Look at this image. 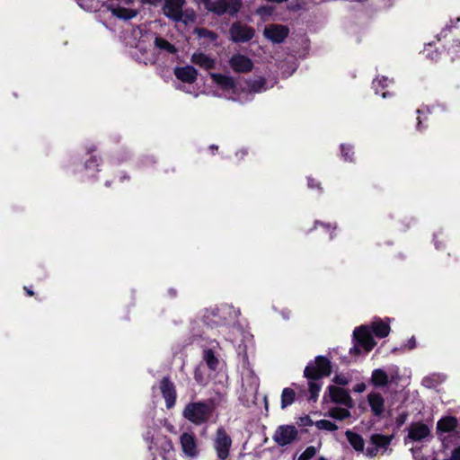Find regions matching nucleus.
<instances>
[{"label":"nucleus","instance_id":"f257e3e1","mask_svg":"<svg viewBox=\"0 0 460 460\" xmlns=\"http://www.w3.org/2000/svg\"><path fill=\"white\" fill-rule=\"evenodd\" d=\"M136 49L141 53V56L136 52L134 57L145 64H155L160 56L164 58L173 56L177 52L175 46L165 39L147 33L142 36V40L137 43Z\"/></svg>","mask_w":460,"mask_h":460},{"label":"nucleus","instance_id":"2eb2a0df","mask_svg":"<svg viewBox=\"0 0 460 460\" xmlns=\"http://www.w3.org/2000/svg\"><path fill=\"white\" fill-rule=\"evenodd\" d=\"M180 444L182 453L189 459H195L199 455L198 440L194 434L184 432L180 436Z\"/></svg>","mask_w":460,"mask_h":460},{"label":"nucleus","instance_id":"864d4df0","mask_svg":"<svg viewBox=\"0 0 460 460\" xmlns=\"http://www.w3.org/2000/svg\"><path fill=\"white\" fill-rule=\"evenodd\" d=\"M428 381H429V380H428V378H425V379L423 380V384H424L425 385H427V386H429V385L427 384V383H428Z\"/></svg>","mask_w":460,"mask_h":460},{"label":"nucleus","instance_id":"79ce46f5","mask_svg":"<svg viewBox=\"0 0 460 460\" xmlns=\"http://www.w3.org/2000/svg\"><path fill=\"white\" fill-rule=\"evenodd\" d=\"M98 166L97 159L96 157L91 158L89 161L85 163V167L88 168H93Z\"/></svg>","mask_w":460,"mask_h":460},{"label":"nucleus","instance_id":"9d476101","mask_svg":"<svg viewBox=\"0 0 460 460\" xmlns=\"http://www.w3.org/2000/svg\"><path fill=\"white\" fill-rule=\"evenodd\" d=\"M210 77L212 79V82L222 92L220 95L229 100H237V98L235 97L237 86L233 77L215 73H211Z\"/></svg>","mask_w":460,"mask_h":460},{"label":"nucleus","instance_id":"5701e85b","mask_svg":"<svg viewBox=\"0 0 460 460\" xmlns=\"http://www.w3.org/2000/svg\"><path fill=\"white\" fill-rule=\"evenodd\" d=\"M367 401L374 415L380 417L385 412V400L380 394L370 393Z\"/></svg>","mask_w":460,"mask_h":460},{"label":"nucleus","instance_id":"4468645a","mask_svg":"<svg viewBox=\"0 0 460 460\" xmlns=\"http://www.w3.org/2000/svg\"><path fill=\"white\" fill-rule=\"evenodd\" d=\"M241 2L240 0H207L206 7L208 11L216 13L217 14H222L225 13H229L231 14L235 13L239 7Z\"/></svg>","mask_w":460,"mask_h":460},{"label":"nucleus","instance_id":"f3484780","mask_svg":"<svg viewBox=\"0 0 460 460\" xmlns=\"http://www.w3.org/2000/svg\"><path fill=\"white\" fill-rule=\"evenodd\" d=\"M288 29L281 24H270L265 27L264 36L273 43H280L288 35Z\"/></svg>","mask_w":460,"mask_h":460},{"label":"nucleus","instance_id":"bb28decb","mask_svg":"<svg viewBox=\"0 0 460 460\" xmlns=\"http://www.w3.org/2000/svg\"><path fill=\"white\" fill-rule=\"evenodd\" d=\"M327 415L338 420H343L350 417V411L346 408L333 407L329 410Z\"/></svg>","mask_w":460,"mask_h":460},{"label":"nucleus","instance_id":"a211bd4d","mask_svg":"<svg viewBox=\"0 0 460 460\" xmlns=\"http://www.w3.org/2000/svg\"><path fill=\"white\" fill-rule=\"evenodd\" d=\"M229 66L236 73H247L252 69L253 63L248 57L235 54L230 58Z\"/></svg>","mask_w":460,"mask_h":460},{"label":"nucleus","instance_id":"09e8293b","mask_svg":"<svg viewBox=\"0 0 460 460\" xmlns=\"http://www.w3.org/2000/svg\"><path fill=\"white\" fill-rule=\"evenodd\" d=\"M211 320H220V314H218V316H210V321Z\"/></svg>","mask_w":460,"mask_h":460},{"label":"nucleus","instance_id":"a878e982","mask_svg":"<svg viewBox=\"0 0 460 460\" xmlns=\"http://www.w3.org/2000/svg\"><path fill=\"white\" fill-rule=\"evenodd\" d=\"M457 426V420L454 417H446L438 422V429L441 431L448 432L455 429Z\"/></svg>","mask_w":460,"mask_h":460},{"label":"nucleus","instance_id":"9b49d317","mask_svg":"<svg viewBox=\"0 0 460 460\" xmlns=\"http://www.w3.org/2000/svg\"><path fill=\"white\" fill-rule=\"evenodd\" d=\"M213 446L218 460H226L229 456L232 438L223 427L217 428Z\"/></svg>","mask_w":460,"mask_h":460},{"label":"nucleus","instance_id":"ddd939ff","mask_svg":"<svg viewBox=\"0 0 460 460\" xmlns=\"http://www.w3.org/2000/svg\"><path fill=\"white\" fill-rule=\"evenodd\" d=\"M298 431L294 425H281L275 430L272 439L280 447L292 444L297 439Z\"/></svg>","mask_w":460,"mask_h":460},{"label":"nucleus","instance_id":"39448f33","mask_svg":"<svg viewBox=\"0 0 460 460\" xmlns=\"http://www.w3.org/2000/svg\"><path fill=\"white\" fill-rule=\"evenodd\" d=\"M185 0H164L163 7L164 14L176 22H182L185 25L194 23L196 13L192 9L183 10Z\"/></svg>","mask_w":460,"mask_h":460},{"label":"nucleus","instance_id":"2f4dec72","mask_svg":"<svg viewBox=\"0 0 460 460\" xmlns=\"http://www.w3.org/2000/svg\"><path fill=\"white\" fill-rule=\"evenodd\" d=\"M204 359L211 369L217 367L218 361L212 350L207 349L204 351Z\"/></svg>","mask_w":460,"mask_h":460},{"label":"nucleus","instance_id":"1a4fd4ad","mask_svg":"<svg viewBox=\"0 0 460 460\" xmlns=\"http://www.w3.org/2000/svg\"><path fill=\"white\" fill-rule=\"evenodd\" d=\"M331 374L330 361L322 356L315 358L305 368L304 375L307 379H319Z\"/></svg>","mask_w":460,"mask_h":460},{"label":"nucleus","instance_id":"49530a36","mask_svg":"<svg viewBox=\"0 0 460 460\" xmlns=\"http://www.w3.org/2000/svg\"><path fill=\"white\" fill-rule=\"evenodd\" d=\"M308 187L309 188H320V184L318 182H315V181L312 178H308Z\"/></svg>","mask_w":460,"mask_h":460},{"label":"nucleus","instance_id":"a19ab883","mask_svg":"<svg viewBox=\"0 0 460 460\" xmlns=\"http://www.w3.org/2000/svg\"><path fill=\"white\" fill-rule=\"evenodd\" d=\"M449 460H460V446L452 451Z\"/></svg>","mask_w":460,"mask_h":460},{"label":"nucleus","instance_id":"4c0bfd02","mask_svg":"<svg viewBox=\"0 0 460 460\" xmlns=\"http://www.w3.org/2000/svg\"><path fill=\"white\" fill-rule=\"evenodd\" d=\"M431 49H432V46L430 44H429L425 48L424 51L429 58H430L431 60H437L438 58V52L437 50L432 51Z\"/></svg>","mask_w":460,"mask_h":460},{"label":"nucleus","instance_id":"6ab92c4d","mask_svg":"<svg viewBox=\"0 0 460 460\" xmlns=\"http://www.w3.org/2000/svg\"><path fill=\"white\" fill-rule=\"evenodd\" d=\"M430 434L429 428L421 422L411 423L408 429V439L412 441H422Z\"/></svg>","mask_w":460,"mask_h":460},{"label":"nucleus","instance_id":"5fc2aeb1","mask_svg":"<svg viewBox=\"0 0 460 460\" xmlns=\"http://www.w3.org/2000/svg\"><path fill=\"white\" fill-rule=\"evenodd\" d=\"M177 88H178V89H180V90H182V91H186V92H187V90H186L184 87L178 86Z\"/></svg>","mask_w":460,"mask_h":460},{"label":"nucleus","instance_id":"473e14b6","mask_svg":"<svg viewBox=\"0 0 460 460\" xmlns=\"http://www.w3.org/2000/svg\"><path fill=\"white\" fill-rule=\"evenodd\" d=\"M318 449L310 446L305 448V450L297 457L296 460H311L317 454Z\"/></svg>","mask_w":460,"mask_h":460},{"label":"nucleus","instance_id":"58836bf2","mask_svg":"<svg viewBox=\"0 0 460 460\" xmlns=\"http://www.w3.org/2000/svg\"><path fill=\"white\" fill-rule=\"evenodd\" d=\"M341 153H342V156L344 157V159L346 161H350L351 160L350 155H349V153H352L350 146H347L345 145H341Z\"/></svg>","mask_w":460,"mask_h":460},{"label":"nucleus","instance_id":"a18cd8bd","mask_svg":"<svg viewBox=\"0 0 460 460\" xmlns=\"http://www.w3.org/2000/svg\"><path fill=\"white\" fill-rule=\"evenodd\" d=\"M408 349H412L416 347V340L414 337H411L407 343Z\"/></svg>","mask_w":460,"mask_h":460},{"label":"nucleus","instance_id":"ea45409f","mask_svg":"<svg viewBox=\"0 0 460 460\" xmlns=\"http://www.w3.org/2000/svg\"><path fill=\"white\" fill-rule=\"evenodd\" d=\"M334 382L340 385H346L349 383V379L343 375H338L334 377Z\"/></svg>","mask_w":460,"mask_h":460},{"label":"nucleus","instance_id":"603ef678","mask_svg":"<svg viewBox=\"0 0 460 460\" xmlns=\"http://www.w3.org/2000/svg\"><path fill=\"white\" fill-rule=\"evenodd\" d=\"M418 120L419 121H418V126L417 127H418L419 129H420L421 120H420V117L418 118Z\"/></svg>","mask_w":460,"mask_h":460},{"label":"nucleus","instance_id":"412c9836","mask_svg":"<svg viewBox=\"0 0 460 460\" xmlns=\"http://www.w3.org/2000/svg\"><path fill=\"white\" fill-rule=\"evenodd\" d=\"M329 396L333 402L341 403L346 407L352 406V399L349 393L341 387L331 385L329 387Z\"/></svg>","mask_w":460,"mask_h":460},{"label":"nucleus","instance_id":"c85d7f7f","mask_svg":"<svg viewBox=\"0 0 460 460\" xmlns=\"http://www.w3.org/2000/svg\"><path fill=\"white\" fill-rule=\"evenodd\" d=\"M296 394L290 388H285L281 394V408L285 409L291 405L295 401Z\"/></svg>","mask_w":460,"mask_h":460},{"label":"nucleus","instance_id":"6e6552de","mask_svg":"<svg viewBox=\"0 0 460 460\" xmlns=\"http://www.w3.org/2000/svg\"><path fill=\"white\" fill-rule=\"evenodd\" d=\"M400 379L399 367L390 366L386 369L376 368L372 372L371 383L376 387L383 388L389 384L396 383Z\"/></svg>","mask_w":460,"mask_h":460},{"label":"nucleus","instance_id":"f704fd0d","mask_svg":"<svg viewBox=\"0 0 460 460\" xmlns=\"http://www.w3.org/2000/svg\"><path fill=\"white\" fill-rule=\"evenodd\" d=\"M388 83H391L387 77L383 76L382 78H376L373 81V87L375 89L376 93H378L379 88L384 89L388 85Z\"/></svg>","mask_w":460,"mask_h":460},{"label":"nucleus","instance_id":"7ed1b4c3","mask_svg":"<svg viewBox=\"0 0 460 460\" xmlns=\"http://www.w3.org/2000/svg\"><path fill=\"white\" fill-rule=\"evenodd\" d=\"M372 332L378 338H385L390 332V326L388 323L377 319L370 325H362L354 330L353 336L357 344L362 347L366 352H369L376 344Z\"/></svg>","mask_w":460,"mask_h":460},{"label":"nucleus","instance_id":"de8ad7c7","mask_svg":"<svg viewBox=\"0 0 460 460\" xmlns=\"http://www.w3.org/2000/svg\"><path fill=\"white\" fill-rule=\"evenodd\" d=\"M141 1L144 2V3L151 4H156L161 0H141Z\"/></svg>","mask_w":460,"mask_h":460},{"label":"nucleus","instance_id":"423d86ee","mask_svg":"<svg viewBox=\"0 0 460 460\" xmlns=\"http://www.w3.org/2000/svg\"><path fill=\"white\" fill-rule=\"evenodd\" d=\"M144 439L148 443V449L153 454L158 453L164 458L173 450L171 439L161 434L156 427H150L145 433Z\"/></svg>","mask_w":460,"mask_h":460},{"label":"nucleus","instance_id":"20e7f679","mask_svg":"<svg viewBox=\"0 0 460 460\" xmlns=\"http://www.w3.org/2000/svg\"><path fill=\"white\" fill-rule=\"evenodd\" d=\"M239 315V311L229 305L207 309L202 315V321L210 327L234 323Z\"/></svg>","mask_w":460,"mask_h":460},{"label":"nucleus","instance_id":"b1692460","mask_svg":"<svg viewBox=\"0 0 460 460\" xmlns=\"http://www.w3.org/2000/svg\"><path fill=\"white\" fill-rule=\"evenodd\" d=\"M191 62L206 70L211 69L215 66V60L203 53H194Z\"/></svg>","mask_w":460,"mask_h":460},{"label":"nucleus","instance_id":"cd10ccee","mask_svg":"<svg viewBox=\"0 0 460 460\" xmlns=\"http://www.w3.org/2000/svg\"><path fill=\"white\" fill-rule=\"evenodd\" d=\"M195 33L199 39H204L206 43H216L217 40V35L215 32L204 28L196 29Z\"/></svg>","mask_w":460,"mask_h":460},{"label":"nucleus","instance_id":"393cba45","mask_svg":"<svg viewBox=\"0 0 460 460\" xmlns=\"http://www.w3.org/2000/svg\"><path fill=\"white\" fill-rule=\"evenodd\" d=\"M346 438L351 447L358 452H362L365 454V442L363 438L351 430H347L345 432Z\"/></svg>","mask_w":460,"mask_h":460},{"label":"nucleus","instance_id":"f03ea898","mask_svg":"<svg viewBox=\"0 0 460 460\" xmlns=\"http://www.w3.org/2000/svg\"><path fill=\"white\" fill-rule=\"evenodd\" d=\"M78 4L89 12L110 11L121 20H130L137 16V8L135 0H76Z\"/></svg>","mask_w":460,"mask_h":460},{"label":"nucleus","instance_id":"f8f14e48","mask_svg":"<svg viewBox=\"0 0 460 460\" xmlns=\"http://www.w3.org/2000/svg\"><path fill=\"white\" fill-rule=\"evenodd\" d=\"M393 439V436H385L383 434H373L369 439V445L367 447L365 450V456L367 457H375L378 454L385 453L391 441Z\"/></svg>","mask_w":460,"mask_h":460},{"label":"nucleus","instance_id":"4be33fe9","mask_svg":"<svg viewBox=\"0 0 460 460\" xmlns=\"http://www.w3.org/2000/svg\"><path fill=\"white\" fill-rule=\"evenodd\" d=\"M174 75L180 81L192 84L197 79L198 72L191 66H177L174 68Z\"/></svg>","mask_w":460,"mask_h":460},{"label":"nucleus","instance_id":"dca6fc26","mask_svg":"<svg viewBox=\"0 0 460 460\" xmlns=\"http://www.w3.org/2000/svg\"><path fill=\"white\" fill-rule=\"evenodd\" d=\"M230 35L234 42H245L252 39L254 30L242 23H234L230 29Z\"/></svg>","mask_w":460,"mask_h":460},{"label":"nucleus","instance_id":"0eeeda50","mask_svg":"<svg viewBox=\"0 0 460 460\" xmlns=\"http://www.w3.org/2000/svg\"><path fill=\"white\" fill-rule=\"evenodd\" d=\"M213 412V407L204 402H189L182 411V416L195 425L207 422Z\"/></svg>","mask_w":460,"mask_h":460},{"label":"nucleus","instance_id":"e433bc0d","mask_svg":"<svg viewBox=\"0 0 460 460\" xmlns=\"http://www.w3.org/2000/svg\"><path fill=\"white\" fill-rule=\"evenodd\" d=\"M314 423H315V422H314V421L312 420V419H311L309 416H307V415L303 416V417H300V418H299V420H298V421H297V424H298L299 426H302V427H309V426H313V425H314Z\"/></svg>","mask_w":460,"mask_h":460},{"label":"nucleus","instance_id":"3c124183","mask_svg":"<svg viewBox=\"0 0 460 460\" xmlns=\"http://www.w3.org/2000/svg\"><path fill=\"white\" fill-rule=\"evenodd\" d=\"M388 95H389V93H388V92H384V93H382L383 98H386Z\"/></svg>","mask_w":460,"mask_h":460},{"label":"nucleus","instance_id":"72a5a7b5","mask_svg":"<svg viewBox=\"0 0 460 460\" xmlns=\"http://www.w3.org/2000/svg\"><path fill=\"white\" fill-rule=\"evenodd\" d=\"M309 391L311 394V399L315 401L321 389V385L316 383V379H309Z\"/></svg>","mask_w":460,"mask_h":460},{"label":"nucleus","instance_id":"6e6d98bb","mask_svg":"<svg viewBox=\"0 0 460 460\" xmlns=\"http://www.w3.org/2000/svg\"><path fill=\"white\" fill-rule=\"evenodd\" d=\"M317 460H326L324 457H319Z\"/></svg>","mask_w":460,"mask_h":460},{"label":"nucleus","instance_id":"c756f323","mask_svg":"<svg viewBox=\"0 0 460 460\" xmlns=\"http://www.w3.org/2000/svg\"><path fill=\"white\" fill-rule=\"evenodd\" d=\"M314 426L318 429L327 430V431H335L338 429V426L334 422L330 421L328 420H317V421H315Z\"/></svg>","mask_w":460,"mask_h":460},{"label":"nucleus","instance_id":"c03bdc74","mask_svg":"<svg viewBox=\"0 0 460 460\" xmlns=\"http://www.w3.org/2000/svg\"><path fill=\"white\" fill-rule=\"evenodd\" d=\"M353 390L356 393H362L366 390V385L364 383H359L354 386Z\"/></svg>","mask_w":460,"mask_h":460},{"label":"nucleus","instance_id":"7c9ffc66","mask_svg":"<svg viewBox=\"0 0 460 460\" xmlns=\"http://www.w3.org/2000/svg\"><path fill=\"white\" fill-rule=\"evenodd\" d=\"M265 84H266V83L263 78H257V79L253 80L252 82H251L250 88H251V91H252L254 93H261L262 91L267 90V87Z\"/></svg>","mask_w":460,"mask_h":460},{"label":"nucleus","instance_id":"37998d69","mask_svg":"<svg viewBox=\"0 0 460 460\" xmlns=\"http://www.w3.org/2000/svg\"><path fill=\"white\" fill-rule=\"evenodd\" d=\"M406 419H407L406 413L400 414L396 419L397 425L402 426L405 422Z\"/></svg>","mask_w":460,"mask_h":460},{"label":"nucleus","instance_id":"8fccbe9b","mask_svg":"<svg viewBox=\"0 0 460 460\" xmlns=\"http://www.w3.org/2000/svg\"><path fill=\"white\" fill-rule=\"evenodd\" d=\"M24 289L26 290V292H27V294L29 296H32L33 295V292L31 290L28 289L27 288H24Z\"/></svg>","mask_w":460,"mask_h":460},{"label":"nucleus","instance_id":"aec40b11","mask_svg":"<svg viewBox=\"0 0 460 460\" xmlns=\"http://www.w3.org/2000/svg\"><path fill=\"white\" fill-rule=\"evenodd\" d=\"M160 389L165 400L166 407L169 409L173 407L176 401V391L173 384L167 377H164L160 383Z\"/></svg>","mask_w":460,"mask_h":460},{"label":"nucleus","instance_id":"c9c22d12","mask_svg":"<svg viewBox=\"0 0 460 460\" xmlns=\"http://www.w3.org/2000/svg\"><path fill=\"white\" fill-rule=\"evenodd\" d=\"M448 54L452 58L460 57V41H456L455 44L448 49Z\"/></svg>","mask_w":460,"mask_h":460}]
</instances>
